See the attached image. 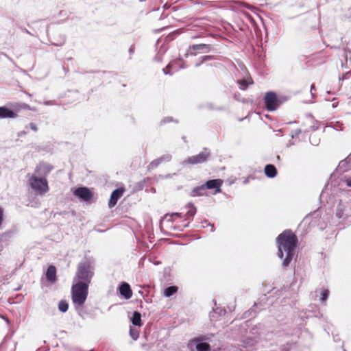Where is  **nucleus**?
<instances>
[{
	"instance_id": "nucleus-1",
	"label": "nucleus",
	"mask_w": 351,
	"mask_h": 351,
	"mask_svg": "<svg viewBox=\"0 0 351 351\" xmlns=\"http://www.w3.org/2000/svg\"><path fill=\"white\" fill-rule=\"evenodd\" d=\"M278 256L282 259V266L287 267L293 259L298 243L297 237L289 230L284 231L277 237Z\"/></svg>"
},
{
	"instance_id": "nucleus-2",
	"label": "nucleus",
	"mask_w": 351,
	"mask_h": 351,
	"mask_svg": "<svg viewBox=\"0 0 351 351\" xmlns=\"http://www.w3.org/2000/svg\"><path fill=\"white\" fill-rule=\"evenodd\" d=\"M88 285L86 282H76L71 287V299L75 310L80 314L88 296Z\"/></svg>"
},
{
	"instance_id": "nucleus-3",
	"label": "nucleus",
	"mask_w": 351,
	"mask_h": 351,
	"mask_svg": "<svg viewBox=\"0 0 351 351\" xmlns=\"http://www.w3.org/2000/svg\"><path fill=\"white\" fill-rule=\"evenodd\" d=\"M335 215L343 221L351 217V196L346 195L345 193L339 194Z\"/></svg>"
},
{
	"instance_id": "nucleus-4",
	"label": "nucleus",
	"mask_w": 351,
	"mask_h": 351,
	"mask_svg": "<svg viewBox=\"0 0 351 351\" xmlns=\"http://www.w3.org/2000/svg\"><path fill=\"white\" fill-rule=\"evenodd\" d=\"M27 177L29 185L37 195H43L49 191V188L46 178L40 176L35 173H28Z\"/></svg>"
},
{
	"instance_id": "nucleus-5",
	"label": "nucleus",
	"mask_w": 351,
	"mask_h": 351,
	"mask_svg": "<svg viewBox=\"0 0 351 351\" xmlns=\"http://www.w3.org/2000/svg\"><path fill=\"white\" fill-rule=\"evenodd\" d=\"M93 276V267L88 261L80 263L78 265L75 280L77 282H86L88 285Z\"/></svg>"
},
{
	"instance_id": "nucleus-6",
	"label": "nucleus",
	"mask_w": 351,
	"mask_h": 351,
	"mask_svg": "<svg viewBox=\"0 0 351 351\" xmlns=\"http://www.w3.org/2000/svg\"><path fill=\"white\" fill-rule=\"evenodd\" d=\"M210 155V151L208 149L204 148L203 152H200L199 154L195 155V156L188 157L186 159L183 160L182 162V165H197V164H202L208 160Z\"/></svg>"
},
{
	"instance_id": "nucleus-7",
	"label": "nucleus",
	"mask_w": 351,
	"mask_h": 351,
	"mask_svg": "<svg viewBox=\"0 0 351 351\" xmlns=\"http://www.w3.org/2000/svg\"><path fill=\"white\" fill-rule=\"evenodd\" d=\"M265 105L269 111H274L277 109L278 103L275 93L268 92L264 97Z\"/></svg>"
},
{
	"instance_id": "nucleus-8",
	"label": "nucleus",
	"mask_w": 351,
	"mask_h": 351,
	"mask_svg": "<svg viewBox=\"0 0 351 351\" xmlns=\"http://www.w3.org/2000/svg\"><path fill=\"white\" fill-rule=\"evenodd\" d=\"M339 190L340 191V194L342 193H345L346 195H350V192L351 191L348 190V188L351 189V176L345 175L340 178L339 184H338Z\"/></svg>"
},
{
	"instance_id": "nucleus-9",
	"label": "nucleus",
	"mask_w": 351,
	"mask_h": 351,
	"mask_svg": "<svg viewBox=\"0 0 351 351\" xmlns=\"http://www.w3.org/2000/svg\"><path fill=\"white\" fill-rule=\"evenodd\" d=\"M211 49V46L207 44H197L193 45L189 47V49L186 53V56H197V52H193V51H199L204 53H208Z\"/></svg>"
},
{
	"instance_id": "nucleus-10",
	"label": "nucleus",
	"mask_w": 351,
	"mask_h": 351,
	"mask_svg": "<svg viewBox=\"0 0 351 351\" xmlns=\"http://www.w3.org/2000/svg\"><path fill=\"white\" fill-rule=\"evenodd\" d=\"M74 195L84 201L90 200L93 194L86 187H79L74 191Z\"/></svg>"
},
{
	"instance_id": "nucleus-11",
	"label": "nucleus",
	"mask_w": 351,
	"mask_h": 351,
	"mask_svg": "<svg viewBox=\"0 0 351 351\" xmlns=\"http://www.w3.org/2000/svg\"><path fill=\"white\" fill-rule=\"evenodd\" d=\"M223 184V181L221 179L210 180L207 181L203 186H205V190L207 189H215V194L221 191V186Z\"/></svg>"
},
{
	"instance_id": "nucleus-12",
	"label": "nucleus",
	"mask_w": 351,
	"mask_h": 351,
	"mask_svg": "<svg viewBox=\"0 0 351 351\" xmlns=\"http://www.w3.org/2000/svg\"><path fill=\"white\" fill-rule=\"evenodd\" d=\"M9 106L10 110L15 112L16 117H18V113L23 110H33L29 105L22 102L10 103Z\"/></svg>"
},
{
	"instance_id": "nucleus-13",
	"label": "nucleus",
	"mask_w": 351,
	"mask_h": 351,
	"mask_svg": "<svg viewBox=\"0 0 351 351\" xmlns=\"http://www.w3.org/2000/svg\"><path fill=\"white\" fill-rule=\"evenodd\" d=\"M52 167L47 163H40L35 169L34 173L39 175L40 176L46 178L47 175L51 171Z\"/></svg>"
},
{
	"instance_id": "nucleus-14",
	"label": "nucleus",
	"mask_w": 351,
	"mask_h": 351,
	"mask_svg": "<svg viewBox=\"0 0 351 351\" xmlns=\"http://www.w3.org/2000/svg\"><path fill=\"white\" fill-rule=\"evenodd\" d=\"M123 193L124 189L121 188L117 189L112 193L108 202L110 208H112L117 204L119 199L123 195Z\"/></svg>"
},
{
	"instance_id": "nucleus-15",
	"label": "nucleus",
	"mask_w": 351,
	"mask_h": 351,
	"mask_svg": "<svg viewBox=\"0 0 351 351\" xmlns=\"http://www.w3.org/2000/svg\"><path fill=\"white\" fill-rule=\"evenodd\" d=\"M171 155L169 154H165L158 158L153 160L149 165V169H154L156 168L162 162H169L171 160Z\"/></svg>"
},
{
	"instance_id": "nucleus-16",
	"label": "nucleus",
	"mask_w": 351,
	"mask_h": 351,
	"mask_svg": "<svg viewBox=\"0 0 351 351\" xmlns=\"http://www.w3.org/2000/svg\"><path fill=\"white\" fill-rule=\"evenodd\" d=\"M15 119L16 115L7 106L0 107V119Z\"/></svg>"
},
{
	"instance_id": "nucleus-17",
	"label": "nucleus",
	"mask_w": 351,
	"mask_h": 351,
	"mask_svg": "<svg viewBox=\"0 0 351 351\" xmlns=\"http://www.w3.org/2000/svg\"><path fill=\"white\" fill-rule=\"evenodd\" d=\"M120 294L125 299H130L132 295V291L130 285L126 282H123L119 287Z\"/></svg>"
},
{
	"instance_id": "nucleus-18",
	"label": "nucleus",
	"mask_w": 351,
	"mask_h": 351,
	"mask_svg": "<svg viewBox=\"0 0 351 351\" xmlns=\"http://www.w3.org/2000/svg\"><path fill=\"white\" fill-rule=\"evenodd\" d=\"M180 60L178 61H175L173 62L169 63L165 69H163L162 71L165 75L169 74L171 75L172 72L170 71V69L173 68L175 71L178 70L179 69L184 68V66L180 65Z\"/></svg>"
},
{
	"instance_id": "nucleus-19",
	"label": "nucleus",
	"mask_w": 351,
	"mask_h": 351,
	"mask_svg": "<svg viewBox=\"0 0 351 351\" xmlns=\"http://www.w3.org/2000/svg\"><path fill=\"white\" fill-rule=\"evenodd\" d=\"M46 278L48 281L53 283L56 279V269L54 266L51 265L48 267L46 272Z\"/></svg>"
},
{
	"instance_id": "nucleus-20",
	"label": "nucleus",
	"mask_w": 351,
	"mask_h": 351,
	"mask_svg": "<svg viewBox=\"0 0 351 351\" xmlns=\"http://www.w3.org/2000/svg\"><path fill=\"white\" fill-rule=\"evenodd\" d=\"M265 173L268 178H273L277 174L276 168L273 165H267L265 167Z\"/></svg>"
},
{
	"instance_id": "nucleus-21",
	"label": "nucleus",
	"mask_w": 351,
	"mask_h": 351,
	"mask_svg": "<svg viewBox=\"0 0 351 351\" xmlns=\"http://www.w3.org/2000/svg\"><path fill=\"white\" fill-rule=\"evenodd\" d=\"M195 348L197 351H209L210 345L208 343L202 342L199 340L195 341Z\"/></svg>"
},
{
	"instance_id": "nucleus-22",
	"label": "nucleus",
	"mask_w": 351,
	"mask_h": 351,
	"mask_svg": "<svg viewBox=\"0 0 351 351\" xmlns=\"http://www.w3.org/2000/svg\"><path fill=\"white\" fill-rule=\"evenodd\" d=\"M205 191V186L201 185L194 188L191 192V195L192 197L202 196L204 195Z\"/></svg>"
},
{
	"instance_id": "nucleus-23",
	"label": "nucleus",
	"mask_w": 351,
	"mask_h": 351,
	"mask_svg": "<svg viewBox=\"0 0 351 351\" xmlns=\"http://www.w3.org/2000/svg\"><path fill=\"white\" fill-rule=\"evenodd\" d=\"M132 323L137 326H141L142 325L141 315L140 313L137 311L133 313L132 317Z\"/></svg>"
},
{
	"instance_id": "nucleus-24",
	"label": "nucleus",
	"mask_w": 351,
	"mask_h": 351,
	"mask_svg": "<svg viewBox=\"0 0 351 351\" xmlns=\"http://www.w3.org/2000/svg\"><path fill=\"white\" fill-rule=\"evenodd\" d=\"M178 291V287L176 286H170L165 289L164 295L167 298L171 297Z\"/></svg>"
},
{
	"instance_id": "nucleus-25",
	"label": "nucleus",
	"mask_w": 351,
	"mask_h": 351,
	"mask_svg": "<svg viewBox=\"0 0 351 351\" xmlns=\"http://www.w3.org/2000/svg\"><path fill=\"white\" fill-rule=\"evenodd\" d=\"M186 208H188V211L186 213L187 217H193L196 213V208L192 203H189L186 205Z\"/></svg>"
},
{
	"instance_id": "nucleus-26",
	"label": "nucleus",
	"mask_w": 351,
	"mask_h": 351,
	"mask_svg": "<svg viewBox=\"0 0 351 351\" xmlns=\"http://www.w3.org/2000/svg\"><path fill=\"white\" fill-rule=\"evenodd\" d=\"M320 301L325 303L329 295V291L324 288L320 289Z\"/></svg>"
},
{
	"instance_id": "nucleus-27",
	"label": "nucleus",
	"mask_w": 351,
	"mask_h": 351,
	"mask_svg": "<svg viewBox=\"0 0 351 351\" xmlns=\"http://www.w3.org/2000/svg\"><path fill=\"white\" fill-rule=\"evenodd\" d=\"M213 59V56H204L202 57H201L195 63V66L196 67H198L199 66L202 64H203L204 62L206 61H208V60H210Z\"/></svg>"
},
{
	"instance_id": "nucleus-28",
	"label": "nucleus",
	"mask_w": 351,
	"mask_h": 351,
	"mask_svg": "<svg viewBox=\"0 0 351 351\" xmlns=\"http://www.w3.org/2000/svg\"><path fill=\"white\" fill-rule=\"evenodd\" d=\"M69 308V304L66 300H61L58 304V309L62 313H65L67 311Z\"/></svg>"
},
{
	"instance_id": "nucleus-29",
	"label": "nucleus",
	"mask_w": 351,
	"mask_h": 351,
	"mask_svg": "<svg viewBox=\"0 0 351 351\" xmlns=\"http://www.w3.org/2000/svg\"><path fill=\"white\" fill-rule=\"evenodd\" d=\"M330 127H332L337 131H342L344 129L343 124L339 121L332 122L330 125Z\"/></svg>"
},
{
	"instance_id": "nucleus-30",
	"label": "nucleus",
	"mask_w": 351,
	"mask_h": 351,
	"mask_svg": "<svg viewBox=\"0 0 351 351\" xmlns=\"http://www.w3.org/2000/svg\"><path fill=\"white\" fill-rule=\"evenodd\" d=\"M176 217H181V214L178 213H172L171 215L167 214L165 216V219H166L168 221L173 222L174 221Z\"/></svg>"
},
{
	"instance_id": "nucleus-31",
	"label": "nucleus",
	"mask_w": 351,
	"mask_h": 351,
	"mask_svg": "<svg viewBox=\"0 0 351 351\" xmlns=\"http://www.w3.org/2000/svg\"><path fill=\"white\" fill-rule=\"evenodd\" d=\"M239 84L240 85V88L245 90L247 88V87L248 86V84L250 83L247 82L246 80H243L239 81Z\"/></svg>"
},
{
	"instance_id": "nucleus-32",
	"label": "nucleus",
	"mask_w": 351,
	"mask_h": 351,
	"mask_svg": "<svg viewBox=\"0 0 351 351\" xmlns=\"http://www.w3.org/2000/svg\"><path fill=\"white\" fill-rule=\"evenodd\" d=\"M130 333L132 338L134 340L137 339V338L138 337V333L137 331H134V330L130 329Z\"/></svg>"
},
{
	"instance_id": "nucleus-33",
	"label": "nucleus",
	"mask_w": 351,
	"mask_h": 351,
	"mask_svg": "<svg viewBox=\"0 0 351 351\" xmlns=\"http://www.w3.org/2000/svg\"><path fill=\"white\" fill-rule=\"evenodd\" d=\"M300 132H301V130H300V129H297L294 132H292L291 134V138H294L297 137L300 134Z\"/></svg>"
},
{
	"instance_id": "nucleus-34",
	"label": "nucleus",
	"mask_w": 351,
	"mask_h": 351,
	"mask_svg": "<svg viewBox=\"0 0 351 351\" xmlns=\"http://www.w3.org/2000/svg\"><path fill=\"white\" fill-rule=\"evenodd\" d=\"M29 126L30 129L32 130L34 132L38 131V127L36 125V123L32 122L29 123Z\"/></svg>"
},
{
	"instance_id": "nucleus-35",
	"label": "nucleus",
	"mask_w": 351,
	"mask_h": 351,
	"mask_svg": "<svg viewBox=\"0 0 351 351\" xmlns=\"http://www.w3.org/2000/svg\"><path fill=\"white\" fill-rule=\"evenodd\" d=\"M44 104L46 106H53V105H56V104L55 101L49 100V101H45Z\"/></svg>"
},
{
	"instance_id": "nucleus-36",
	"label": "nucleus",
	"mask_w": 351,
	"mask_h": 351,
	"mask_svg": "<svg viewBox=\"0 0 351 351\" xmlns=\"http://www.w3.org/2000/svg\"><path fill=\"white\" fill-rule=\"evenodd\" d=\"M172 121V118H171V117H168L165 118V119L162 120V122L163 123H165L170 122V121Z\"/></svg>"
},
{
	"instance_id": "nucleus-37",
	"label": "nucleus",
	"mask_w": 351,
	"mask_h": 351,
	"mask_svg": "<svg viewBox=\"0 0 351 351\" xmlns=\"http://www.w3.org/2000/svg\"><path fill=\"white\" fill-rule=\"evenodd\" d=\"M27 134V131L26 130H23V131H21L18 133V136H23L24 135H26Z\"/></svg>"
},
{
	"instance_id": "nucleus-38",
	"label": "nucleus",
	"mask_w": 351,
	"mask_h": 351,
	"mask_svg": "<svg viewBox=\"0 0 351 351\" xmlns=\"http://www.w3.org/2000/svg\"><path fill=\"white\" fill-rule=\"evenodd\" d=\"M215 314H216V311H213V312L210 313V319L212 320L215 318Z\"/></svg>"
},
{
	"instance_id": "nucleus-39",
	"label": "nucleus",
	"mask_w": 351,
	"mask_h": 351,
	"mask_svg": "<svg viewBox=\"0 0 351 351\" xmlns=\"http://www.w3.org/2000/svg\"><path fill=\"white\" fill-rule=\"evenodd\" d=\"M250 178H251L250 177H248V178H245V179L244 180V181H243V184H248Z\"/></svg>"
},
{
	"instance_id": "nucleus-40",
	"label": "nucleus",
	"mask_w": 351,
	"mask_h": 351,
	"mask_svg": "<svg viewBox=\"0 0 351 351\" xmlns=\"http://www.w3.org/2000/svg\"><path fill=\"white\" fill-rule=\"evenodd\" d=\"M315 90V85L312 84L311 86V93L312 95H313V90Z\"/></svg>"
},
{
	"instance_id": "nucleus-41",
	"label": "nucleus",
	"mask_w": 351,
	"mask_h": 351,
	"mask_svg": "<svg viewBox=\"0 0 351 351\" xmlns=\"http://www.w3.org/2000/svg\"><path fill=\"white\" fill-rule=\"evenodd\" d=\"M3 245L1 240L0 239V252L3 250Z\"/></svg>"
},
{
	"instance_id": "nucleus-42",
	"label": "nucleus",
	"mask_w": 351,
	"mask_h": 351,
	"mask_svg": "<svg viewBox=\"0 0 351 351\" xmlns=\"http://www.w3.org/2000/svg\"><path fill=\"white\" fill-rule=\"evenodd\" d=\"M344 164H345V161H341V162L339 163V168H341V166L344 165Z\"/></svg>"
},
{
	"instance_id": "nucleus-43",
	"label": "nucleus",
	"mask_w": 351,
	"mask_h": 351,
	"mask_svg": "<svg viewBox=\"0 0 351 351\" xmlns=\"http://www.w3.org/2000/svg\"><path fill=\"white\" fill-rule=\"evenodd\" d=\"M129 51H130V53H133V52H134V47H131L130 48V50H129Z\"/></svg>"
},
{
	"instance_id": "nucleus-44",
	"label": "nucleus",
	"mask_w": 351,
	"mask_h": 351,
	"mask_svg": "<svg viewBox=\"0 0 351 351\" xmlns=\"http://www.w3.org/2000/svg\"><path fill=\"white\" fill-rule=\"evenodd\" d=\"M175 230L178 229L176 226L173 228ZM180 230H182L183 228H178Z\"/></svg>"
},
{
	"instance_id": "nucleus-45",
	"label": "nucleus",
	"mask_w": 351,
	"mask_h": 351,
	"mask_svg": "<svg viewBox=\"0 0 351 351\" xmlns=\"http://www.w3.org/2000/svg\"><path fill=\"white\" fill-rule=\"evenodd\" d=\"M324 192L323 191V192L322 193V194H321V197H323V196H324Z\"/></svg>"
},
{
	"instance_id": "nucleus-46",
	"label": "nucleus",
	"mask_w": 351,
	"mask_h": 351,
	"mask_svg": "<svg viewBox=\"0 0 351 351\" xmlns=\"http://www.w3.org/2000/svg\"><path fill=\"white\" fill-rule=\"evenodd\" d=\"M293 145V143H290L288 145V147H289V146H290V145Z\"/></svg>"
},
{
	"instance_id": "nucleus-47",
	"label": "nucleus",
	"mask_w": 351,
	"mask_h": 351,
	"mask_svg": "<svg viewBox=\"0 0 351 351\" xmlns=\"http://www.w3.org/2000/svg\"><path fill=\"white\" fill-rule=\"evenodd\" d=\"M282 130H278V134H280V132H281Z\"/></svg>"
},
{
	"instance_id": "nucleus-48",
	"label": "nucleus",
	"mask_w": 351,
	"mask_h": 351,
	"mask_svg": "<svg viewBox=\"0 0 351 351\" xmlns=\"http://www.w3.org/2000/svg\"><path fill=\"white\" fill-rule=\"evenodd\" d=\"M282 130H278V134H280V132H281Z\"/></svg>"
},
{
	"instance_id": "nucleus-49",
	"label": "nucleus",
	"mask_w": 351,
	"mask_h": 351,
	"mask_svg": "<svg viewBox=\"0 0 351 351\" xmlns=\"http://www.w3.org/2000/svg\"><path fill=\"white\" fill-rule=\"evenodd\" d=\"M62 43H60V44H56V45H62Z\"/></svg>"
},
{
	"instance_id": "nucleus-50",
	"label": "nucleus",
	"mask_w": 351,
	"mask_h": 351,
	"mask_svg": "<svg viewBox=\"0 0 351 351\" xmlns=\"http://www.w3.org/2000/svg\"><path fill=\"white\" fill-rule=\"evenodd\" d=\"M187 226H188V223H187V224H185V225L184 226V227H187Z\"/></svg>"
},
{
	"instance_id": "nucleus-51",
	"label": "nucleus",
	"mask_w": 351,
	"mask_h": 351,
	"mask_svg": "<svg viewBox=\"0 0 351 351\" xmlns=\"http://www.w3.org/2000/svg\"><path fill=\"white\" fill-rule=\"evenodd\" d=\"M90 351H93V350H90Z\"/></svg>"
}]
</instances>
